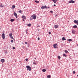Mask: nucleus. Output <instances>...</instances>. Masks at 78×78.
<instances>
[{
  "label": "nucleus",
  "instance_id": "1",
  "mask_svg": "<svg viewBox=\"0 0 78 78\" xmlns=\"http://www.w3.org/2000/svg\"><path fill=\"white\" fill-rule=\"evenodd\" d=\"M26 68H27V70H29V71H31V68L30 66H26Z\"/></svg>",
  "mask_w": 78,
  "mask_h": 78
},
{
  "label": "nucleus",
  "instance_id": "2",
  "mask_svg": "<svg viewBox=\"0 0 78 78\" xmlns=\"http://www.w3.org/2000/svg\"><path fill=\"white\" fill-rule=\"evenodd\" d=\"M41 9H46L47 8V6L46 5H42L41 7Z\"/></svg>",
  "mask_w": 78,
  "mask_h": 78
},
{
  "label": "nucleus",
  "instance_id": "3",
  "mask_svg": "<svg viewBox=\"0 0 78 78\" xmlns=\"http://www.w3.org/2000/svg\"><path fill=\"white\" fill-rule=\"evenodd\" d=\"M56 45H58V44H53L54 48H57L58 47H56Z\"/></svg>",
  "mask_w": 78,
  "mask_h": 78
},
{
  "label": "nucleus",
  "instance_id": "4",
  "mask_svg": "<svg viewBox=\"0 0 78 78\" xmlns=\"http://www.w3.org/2000/svg\"><path fill=\"white\" fill-rule=\"evenodd\" d=\"M2 38L3 39H4L5 38V34L3 33L2 35Z\"/></svg>",
  "mask_w": 78,
  "mask_h": 78
},
{
  "label": "nucleus",
  "instance_id": "5",
  "mask_svg": "<svg viewBox=\"0 0 78 78\" xmlns=\"http://www.w3.org/2000/svg\"><path fill=\"white\" fill-rule=\"evenodd\" d=\"M68 3H75V1L71 0L70 1H69Z\"/></svg>",
  "mask_w": 78,
  "mask_h": 78
},
{
  "label": "nucleus",
  "instance_id": "6",
  "mask_svg": "<svg viewBox=\"0 0 78 78\" xmlns=\"http://www.w3.org/2000/svg\"><path fill=\"white\" fill-rule=\"evenodd\" d=\"M74 23H76L77 25H78V20H74Z\"/></svg>",
  "mask_w": 78,
  "mask_h": 78
},
{
  "label": "nucleus",
  "instance_id": "7",
  "mask_svg": "<svg viewBox=\"0 0 78 78\" xmlns=\"http://www.w3.org/2000/svg\"><path fill=\"white\" fill-rule=\"evenodd\" d=\"M36 19V16L34 15L32 18V19Z\"/></svg>",
  "mask_w": 78,
  "mask_h": 78
},
{
  "label": "nucleus",
  "instance_id": "8",
  "mask_svg": "<svg viewBox=\"0 0 78 78\" xmlns=\"http://www.w3.org/2000/svg\"><path fill=\"white\" fill-rule=\"evenodd\" d=\"M54 28L56 29V28H58V26L57 25H56L54 26Z\"/></svg>",
  "mask_w": 78,
  "mask_h": 78
},
{
  "label": "nucleus",
  "instance_id": "9",
  "mask_svg": "<svg viewBox=\"0 0 78 78\" xmlns=\"http://www.w3.org/2000/svg\"><path fill=\"white\" fill-rule=\"evenodd\" d=\"M1 61L2 62H5V59H2L1 60Z\"/></svg>",
  "mask_w": 78,
  "mask_h": 78
},
{
  "label": "nucleus",
  "instance_id": "10",
  "mask_svg": "<svg viewBox=\"0 0 78 78\" xmlns=\"http://www.w3.org/2000/svg\"><path fill=\"white\" fill-rule=\"evenodd\" d=\"M22 18L24 19H27L26 16H22Z\"/></svg>",
  "mask_w": 78,
  "mask_h": 78
},
{
  "label": "nucleus",
  "instance_id": "11",
  "mask_svg": "<svg viewBox=\"0 0 78 78\" xmlns=\"http://www.w3.org/2000/svg\"><path fill=\"white\" fill-rule=\"evenodd\" d=\"M73 28H77V26L74 25V26H73Z\"/></svg>",
  "mask_w": 78,
  "mask_h": 78
},
{
  "label": "nucleus",
  "instance_id": "12",
  "mask_svg": "<svg viewBox=\"0 0 78 78\" xmlns=\"http://www.w3.org/2000/svg\"><path fill=\"white\" fill-rule=\"evenodd\" d=\"M72 33H73V34H75V31L72 30Z\"/></svg>",
  "mask_w": 78,
  "mask_h": 78
},
{
  "label": "nucleus",
  "instance_id": "13",
  "mask_svg": "<svg viewBox=\"0 0 78 78\" xmlns=\"http://www.w3.org/2000/svg\"><path fill=\"white\" fill-rule=\"evenodd\" d=\"M42 71L43 72H46V69H43Z\"/></svg>",
  "mask_w": 78,
  "mask_h": 78
},
{
  "label": "nucleus",
  "instance_id": "14",
  "mask_svg": "<svg viewBox=\"0 0 78 78\" xmlns=\"http://www.w3.org/2000/svg\"><path fill=\"white\" fill-rule=\"evenodd\" d=\"M17 13L16 12H14V15L15 16H17Z\"/></svg>",
  "mask_w": 78,
  "mask_h": 78
},
{
  "label": "nucleus",
  "instance_id": "15",
  "mask_svg": "<svg viewBox=\"0 0 78 78\" xmlns=\"http://www.w3.org/2000/svg\"><path fill=\"white\" fill-rule=\"evenodd\" d=\"M62 40H65V41L66 40V39H65V37H63L62 38Z\"/></svg>",
  "mask_w": 78,
  "mask_h": 78
},
{
  "label": "nucleus",
  "instance_id": "16",
  "mask_svg": "<svg viewBox=\"0 0 78 78\" xmlns=\"http://www.w3.org/2000/svg\"><path fill=\"white\" fill-rule=\"evenodd\" d=\"M12 8L14 9V8H16V6H15V5H13L12 6Z\"/></svg>",
  "mask_w": 78,
  "mask_h": 78
},
{
  "label": "nucleus",
  "instance_id": "17",
  "mask_svg": "<svg viewBox=\"0 0 78 78\" xmlns=\"http://www.w3.org/2000/svg\"><path fill=\"white\" fill-rule=\"evenodd\" d=\"M47 78H51V77L50 76V75H48L47 76Z\"/></svg>",
  "mask_w": 78,
  "mask_h": 78
},
{
  "label": "nucleus",
  "instance_id": "18",
  "mask_svg": "<svg viewBox=\"0 0 78 78\" xmlns=\"http://www.w3.org/2000/svg\"><path fill=\"white\" fill-rule=\"evenodd\" d=\"M35 3H39V1H35Z\"/></svg>",
  "mask_w": 78,
  "mask_h": 78
},
{
  "label": "nucleus",
  "instance_id": "19",
  "mask_svg": "<svg viewBox=\"0 0 78 78\" xmlns=\"http://www.w3.org/2000/svg\"><path fill=\"white\" fill-rule=\"evenodd\" d=\"M14 19H11L10 20V21L11 22H14Z\"/></svg>",
  "mask_w": 78,
  "mask_h": 78
},
{
  "label": "nucleus",
  "instance_id": "20",
  "mask_svg": "<svg viewBox=\"0 0 78 78\" xmlns=\"http://www.w3.org/2000/svg\"><path fill=\"white\" fill-rule=\"evenodd\" d=\"M27 26H28V27H30V26H31V24L30 23H29L28 24Z\"/></svg>",
  "mask_w": 78,
  "mask_h": 78
},
{
  "label": "nucleus",
  "instance_id": "21",
  "mask_svg": "<svg viewBox=\"0 0 78 78\" xmlns=\"http://www.w3.org/2000/svg\"><path fill=\"white\" fill-rule=\"evenodd\" d=\"M9 36L10 37L12 36V33H10V34H9Z\"/></svg>",
  "mask_w": 78,
  "mask_h": 78
},
{
  "label": "nucleus",
  "instance_id": "22",
  "mask_svg": "<svg viewBox=\"0 0 78 78\" xmlns=\"http://www.w3.org/2000/svg\"><path fill=\"white\" fill-rule=\"evenodd\" d=\"M0 6H1V7H4V6L3 5H2V4H1Z\"/></svg>",
  "mask_w": 78,
  "mask_h": 78
},
{
  "label": "nucleus",
  "instance_id": "23",
  "mask_svg": "<svg viewBox=\"0 0 78 78\" xmlns=\"http://www.w3.org/2000/svg\"><path fill=\"white\" fill-rule=\"evenodd\" d=\"M63 56H65V57H66L67 56V55H66L65 54H63Z\"/></svg>",
  "mask_w": 78,
  "mask_h": 78
},
{
  "label": "nucleus",
  "instance_id": "24",
  "mask_svg": "<svg viewBox=\"0 0 78 78\" xmlns=\"http://www.w3.org/2000/svg\"><path fill=\"white\" fill-rule=\"evenodd\" d=\"M57 2H58V0H55V1L54 2V3H56Z\"/></svg>",
  "mask_w": 78,
  "mask_h": 78
},
{
  "label": "nucleus",
  "instance_id": "25",
  "mask_svg": "<svg viewBox=\"0 0 78 78\" xmlns=\"http://www.w3.org/2000/svg\"><path fill=\"white\" fill-rule=\"evenodd\" d=\"M18 12L19 13H22V10H20L18 11Z\"/></svg>",
  "mask_w": 78,
  "mask_h": 78
},
{
  "label": "nucleus",
  "instance_id": "26",
  "mask_svg": "<svg viewBox=\"0 0 78 78\" xmlns=\"http://www.w3.org/2000/svg\"><path fill=\"white\" fill-rule=\"evenodd\" d=\"M72 40L71 39H69L68 40V41H69V42H71V41H72Z\"/></svg>",
  "mask_w": 78,
  "mask_h": 78
},
{
  "label": "nucleus",
  "instance_id": "27",
  "mask_svg": "<svg viewBox=\"0 0 78 78\" xmlns=\"http://www.w3.org/2000/svg\"><path fill=\"white\" fill-rule=\"evenodd\" d=\"M10 38L11 39H14V38L12 36L11 37H10Z\"/></svg>",
  "mask_w": 78,
  "mask_h": 78
},
{
  "label": "nucleus",
  "instance_id": "28",
  "mask_svg": "<svg viewBox=\"0 0 78 78\" xmlns=\"http://www.w3.org/2000/svg\"><path fill=\"white\" fill-rule=\"evenodd\" d=\"M65 53H68V51H67V50H65Z\"/></svg>",
  "mask_w": 78,
  "mask_h": 78
},
{
  "label": "nucleus",
  "instance_id": "29",
  "mask_svg": "<svg viewBox=\"0 0 78 78\" xmlns=\"http://www.w3.org/2000/svg\"><path fill=\"white\" fill-rule=\"evenodd\" d=\"M58 59L61 58V57L59 56H58Z\"/></svg>",
  "mask_w": 78,
  "mask_h": 78
},
{
  "label": "nucleus",
  "instance_id": "30",
  "mask_svg": "<svg viewBox=\"0 0 78 78\" xmlns=\"http://www.w3.org/2000/svg\"><path fill=\"white\" fill-rule=\"evenodd\" d=\"M33 64H35V65H36V62H33Z\"/></svg>",
  "mask_w": 78,
  "mask_h": 78
},
{
  "label": "nucleus",
  "instance_id": "31",
  "mask_svg": "<svg viewBox=\"0 0 78 78\" xmlns=\"http://www.w3.org/2000/svg\"><path fill=\"white\" fill-rule=\"evenodd\" d=\"M28 31V30H26V34H27V33H28V32L27 31Z\"/></svg>",
  "mask_w": 78,
  "mask_h": 78
},
{
  "label": "nucleus",
  "instance_id": "32",
  "mask_svg": "<svg viewBox=\"0 0 78 78\" xmlns=\"http://www.w3.org/2000/svg\"><path fill=\"white\" fill-rule=\"evenodd\" d=\"M14 42V41L13 40H12L11 41V42Z\"/></svg>",
  "mask_w": 78,
  "mask_h": 78
},
{
  "label": "nucleus",
  "instance_id": "33",
  "mask_svg": "<svg viewBox=\"0 0 78 78\" xmlns=\"http://www.w3.org/2000/svg\"><path fill=\"white\" fill-rule=\"evenodd\" d=\"M73 74H75V71H73Z\"/></svg>",
  "mask_w": 78,
  "mask_h": 78
},
{
  "label": "nucleus",
  "instance_id": "34",
  "mask_svg": "<svg viewBox=\"0 0 78 78\" xmlns=\"http://www.w3.org/2000/svg\"><path fill=\"white\" fill-rule=\"evenodd\" d=\"M37 39H38V41H39V40H40V38H39V37H38Z\"/></svg>",
  "mask_w": 78,
  "mask_h": 78
},
{
  "label": "nucleus",
  "instance_id": "35",
  "mask_svg": "<svg viewBox=\"0 0 78 78\" xmlns=\"http://www.w3.org/2000/svg\"><path fill=\"white\" fill-rule=\"evenodd\" d=\"M50 12H51V13H53V12L52 11H50Z\"/></svg>",
  "mask_w": 78,
  "mask_h": 78
},
{
  "label": "nucleus",
  "instance_id": "36",
  "mask_svg": "<svg viewBox=\"0 0 78 78\" xmlns=\"http://www.w3.org/2000/svg\"><path fill=\"white\" fill-rule=\"evenodd\" d=\"M48 33H49V34H51V32H49Z\"/></svg>",
  "mask_w": 78,
  "mask_h": 78
},
{
  "label": "nucleus",
  "instance_id": "37",
  "mask_svg": "<svg viewBox=\"0 0 78 78\" xmlns=\"http://www.w3.org/2000/svg\"><path fill=\"white\" fill-rule=\"evenodd\" d=\"M25 60L26 61H28V58H26Z\"/></svg>",
  "mask_w": 78,
  "mask_h": 78
},
{
  "label": "nucleus",
  "instance_id": "38",
  "mask_svg": "<svg viewBox=\"0 0 78 78\" xmlns=\"http://www.w3.org/2000/svg\"><path fill=\"white\" fill-rule=\"evenodd\" d=\"M12 49H15V47H12Z\"/></svg>",
  "mask_w": 78,
  "mask_h": 78
},
{
  "label": "nucleus",
  "instance_id": "39",
  "mask_svg": "<svg viewBox=\"0 0 78 78\" xmlns=\"http://www.w3.org/2000/svg\"><path fill=\"white\" fill-rule=\"evenodd\" d=\"M52 1L54 2H54H55V0H52Z\"/></svg>",
  "mask_w": 78,
  "mask_h": 78
},
{
  "label": "nucleus",
  "instance_id": "40",
  "mask_svg": "<svg viewBox=\"0 0 78 78\" xmlns=\"http://www.w3.org/2000/svg\"><path fill=\"white\" fill-rule=\"evenodd\" d=\"M23 21H25V19H23Z\"/></svg>",
  "mask_w": 78,
  "mask_h": 78
},
{
  "label": "nucleus",
  "instance_id": "41",
  "mask_svg": "<svg viewBox=\"0 0 78 78\" xmlns=\"http://www.w3.org/2000/svg\"><path fill=\"white\" fill-rule=\"evenodd\" d=\"M15 17H16V19H17V16H15Z\"/></svg>",
  "mask_w": 78,
  "mask_h": 78
},
{
  "label": "nucleus",
  "instance_id": "42",
  "mask_svg": "<svg viewBox=\"0 0 78 78\" xmlns=\"http://www.w3.org/2000/svg\"><path fill=\"white\" fill-rule=\"evenodd\" d=\"M25 44H27V42H25Z\"/></svg>",
  "mask_w": 78,
  "mask_h": 78
},
{
  "label": "nucleus",
  "instance_id": "43",
  "mask_svg": "<svg viewBox=\"0 0 78 78\" xmlns=\"http://www.w3.org/2000/svg\"><path fill=\"white\" fill-rule=\"evenodd\" d=\"M54 6H56V5L55 4H54Z\"/></svg>",
  "mask_w": 78,
  "mask_h": 78
},
{
  "label": "nucleus",
  "instance_id": "44",
  "mask_svg": "<svg viewBox=\"0 0 78 78\" xmlns=\"http://www.w3.org/2000/svg\"><path fill=\"white\" fill-rule=\"evenodd\" d=\"M47 8L48 9V8H50V7H48Z\"/></svg>",
  "mask_w": 78,
  "mask_h": 78
},
{
  "label": "nucleus",
  "instance_id": "45",
  "mask_svg": "<svg viewBox=\"0 0 78 78\" xmlns=\"http://www.w3.org/2000/svg\"><path fill=\"white\" fill-rule=\"evenodd\" d=\"M56 16H57V15H55V17H56Z\"/></svg>",
  "mask_w": 78,
  "mask_h": 78
},
{
  "label": "nucleus",
  "instance_id": "46",
  "mask_svg": "<svg viewBox=\"0 0 78 78\" xmlns=\"http://www.w3.org/2000/svg\"><path fill=\"white\" fill-rule=\"evenodd\" d=\"M30 20H32V19H30Z\"/></svg>",
  "mask_w": 78,
  "mask_h": 78
},
{
  "label": "nucleus",
  "instance_id": "47",
  "mask_svg": "<svg viewBox=\"0 0 78 78\" xmlns=\"http://www.w3.org/2000/svg\"><path fill=\"white\" fill-rule=\"evenodd\" d=\"M33 17V16H32L31 17Z\"/></svg>",
  "mask_w": 78,
  "mask_h": 78
},
{
  "label": "nucleus",
  "instance_id": "48",
  "mask_svg": "<svg viewBox=\"0 0 78 78\" xmlns=\"http://www.w3.org/2000/svg\"><path fill=\"white\" fill-rule=\"evenodd\" d=\"M77 76H78V75H77Z\"/></svg>",
  "mask_w": 78,
  "mask_h": 78
},
{
  "label": "nucleus",
  "instance_id": "49",
  "mask_svg": "<svg viewBox=\"0 0 78 78\" xmlns=\"http://www.w3.org/2000/svg\"><path fill=\"white\" fill-rule=\"evenodd\" d=\"M35 59H36V58H35Z\"/></svg>",
  "mask_w": 78,
  "mask_h": 78
}]
</instances>
